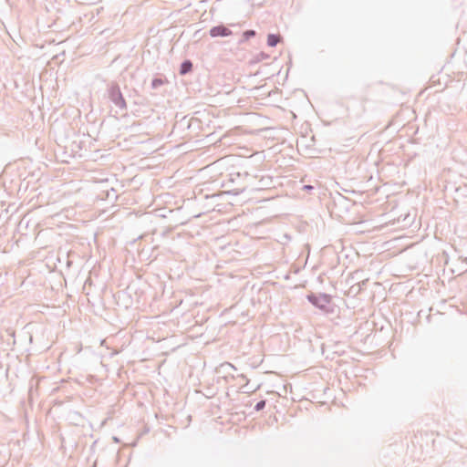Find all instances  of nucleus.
<instances>
[{
  "mask_svg": "<svg viewBox=\"0 0 467 467\" xmlns=\"http://www.w3.org/2000/svg\"><path fill=\"white\" fill-rule=\"evenodd\" d=\"M106 94L108 99L120 110L126 111L128 109L127 101L120 89V86L116 81H109L107 83Z\"/></svg>",
  "mask_w": 467,
  "mask_h": 467,
  "instance_id": "1",
  "label": "nucleus"
},
{
  "mask_svg": "<svg viewBox=\"0 0 467 467\" xmlns=\"http://www.w3.org/2000/svg\"><path fill=\"white\" fill-rule=\"evenodd\" d=\"M306 299L315 307L325 313L334 312L335 305L333 304L332 296L329 294L311 292L306 296Z\"/></svg>",
  "mask_w": 467,
  "mask_h": 467,
  "instance_id": "2",
  "label": "nucleus"
},
{
  "mask_svg": "<svg viewBox=\"0 0 467 467\" xmlns=\"http://www.w3.org/2000/svg\"><path fill=\"white\" fill-rule=\"evenodd\" d=\"M333 204L337 213H347L354 205L349 199L338 192L333 197Z\"/></svg>",
  "mask_w": 467,
  "mask_h": 467,
  "instance_id": "3",
  "label": "nucleus"
},
{
  "mask_svg": "<svg viewBox=\"0 0 467 467\" xmlns=\"http://www.w3.org/2000/svg\"><path fill=\"white\" fill-rule=\"evenodd\" d=\"M209 34L212 37H225L233 35V31L223 24H221L211 27Z\"/></svg>",
  "mask_w": 467,
  "mask_h": 467,
  "instance_id": "4",
  "label": "nucleus"
},
{
  "mask_svg": "<svg viewBox=\"0 0 467 467\" xmlns=\"http://www.w3.org/2000/svg\"><path fill=\"white\" fill-rule=\"evenodd\" d=\"M193 64L190 59H184L179 68V73L182 76H185L192 71Z\"/></svg>",
  "mask_w": 467,
  "mask_h": 467,
  "instance_id": "5",
  "label": "nucleus"
},
{
  "mask_svg": "<svg viewBox=\"0 0 467 467\" xmlns=\"http://www.w3.org/2000/svg\"><path fill=\"white\" fill-rule=\"evenodd\" d=\"M256 36V31L254 29H247L242 33L241 38L238 41L239 45H243L251 38Z\"/></svg>",
  "mask_w": 467,
  "mask_h": 467,
  "instance_id": "6",
  "label": "nucleus"
},
{
  "mask_svg": "<svg viewBox=\"0 0 467 467\" xmlns=\"http://www.w3.org/2000/svg\"><path fill=\"white\" fill-rule=\"evenodd\" d=\"M280 37L281 36L278 34L269 33L267 35V40H266L267 46L271 47H276V45L278 44V42L280 40Z\"/></svg>",
  "mask_w": 467,
  "mask_h": 467,
  "instance_id": "7",
  "label": "nucleus"
},
{
  "mask_svg": "<svg viewBox=\"0 0 467 467\" xmlns=\"http://www.w3.org/2000/svg\"><path fill=\"white\" fill-rule=\"evenodd\" d=\"M270 57V55H268L267 53L265 52H260L258 54H256L253 59L251 60V63L252 64H256V63H259L263 60H265V59H268Z\"/></svg>",
  "mask_w": 467,
  "mask_h": 467,
  "instance_id": "8",
  "label": "nucleus"
},
{
  "mask_svg": "<svg viewBox=\"0 0 467 467\" xmlns=\"http://www.w3.org/2000/svg\"><path fill=\"white\" fill-rule=\"evenodd\" d=\"M165 83V80L161 77H155L152 78L150 86L152 89H157Z\"/></svg>",
  "mask_w": 467,
  "mask_h": 467,
  "instance_id": "9",
  "label": "nucleus"
},
{
  "mask_svg": "<svg viewBox=\"0 0 467 467\" xmlns=\"http://www.w3.org/2000/svg\"><path fill=\"white\" fill-rule=\"evenodd\" d=\"M230 176H231L230 181L232 182H234L237 179L248 178L250 176V174L247 171H244V172L238 171V172L231 173Z\"/></svg>",
  "mask_w": 467,
  "mask_h": 467,
  "instance_id": "10",
  "label": "nucleus"
},
{
  "mask_svg": "<svg viewBox=\"0 0 467 467\" xmlns=\"http://www.w3.org/2000/svg\"><path fill=\"white\" fill-rule=\"evenodd\" d=\"M221 369H223L227 375H231L233 378H234V375L232 373L233 370H236V368H234L230 363H224L221 365Z\"/></svg>",
  "mask_w": 467,
  "mask_h": 467,
  "instance_id": "11",
  "label": "nucleus"
},
{
  "mask_svg": "<svg viewBox=\"0 0 467 467\" xmlns=\"http://www.w3.org/2000/svg\"><path fill=\"white\" fill-rule=\"evenodd\" d=\"M259 182H260V187H259L260 189L265 188H265L270 187V185L272 183V178H270V177L264 178L263 177Z\"/></svg>",
  "mask_w": 467,
  "mask_h": 467,
  "instance_id": "12",
  "label": "nucleus"
},
{
  "mask_svg": "<svg viewBox=\"0 0 467 467\" xmlns=\"http://www.w3.org/2000/svg\"><path fill=\"white\" fill-rule=\"evenodd\" d=\"M367 282L368 280H364L362 282H359L357 284V285L358 286L357 290H355V286L356 285H352L351 288H350V292H355V294H358L360 292V290H362L364 288V286L367 285Z\"/></svg>",
  "mask_w": 467,
  "mask_h": 467,
  "instance_id": "13",
  "label": "nucleus"
},
{
  "mask_svg": "<svg viewBox=\"0 0 467 467\" xmlns=\"http://www.w3.org/2000/svg\"><path fill=\"white\" fill-rule=\"evenodd\" d=\"M265 405H266V400H261L258 402H256V404L254 405V410L255 411H261V410H263L265 408Z\"/></svg>",
  "mask_w": 467,
  "mask_h": 467,
  "instance_id": "14",
  "label": "nucleus"
},
{
  "mask_svg": "<svg viewBox=\"0 0 467 467\" xmlns=\"http://www.w3.org/2000/svg\"><path fill=\"white\" fill-rule=\"evenodd\" d=\"M246 189V185H243L241 187H238V188H235V189H233L232 192H234V193L235 195H238L240 194L241 192H243L244 190Z\"/></svg>",
  "mask_w": 467,
  "mask_h": 467,
  "instance_id": "15",
  "label": "nucleus"
},
{
  "mask_svg": "<svg viewBox=\"0 0 467 467\" xmlns=\"http://www.w3.org/2000/svg\"><path fill=\"white\" fill-rule=\"evenodd\" d=\"M314 189H315L314 186L309 185V184H306V185L303 186V190H305V191H306L308 192H311Z\"/></svg>",
  "mask_w": 467,
  "mask_h": 467,
  "instance_id": "16",
  "label": "nucleus"
},
{
  "mask_svg": "<svg viewBox=\"0 0 467 467\" xmlns=\"http://www.w3.org/2000/svg\"><path fill=\"white\" fill-rule=\"evenodd\" d=\"M113 440H114V441H115V442H119V438H117V437H115V436L113 437Z\"/></svg>",
  "mask_w": 467,
  "mask_h": 467,
  "instance_id": "17",
  "label": "nucleus"
},
{
  "mask_svg": "<svg viewBox=\"0 0 467 467\" xmlns=\"http://www.w3.org/2000/svg\"><path fill=\"white\" fill-rule=\"evenodd\" d=\"M240 377H242L243 379H245V376L244 374H241Z\"/></svg>",
  "mask_w": 467,
  "mask_h": 467,
  "instance_id": "18",
  "label": "nucleus"
},
{
  "mask_svg": "<svg viewBox=\"0 0 467 467\" xmlns=\"http://www.w3.org/2000/svg\"><path fill=\"white\" fill-rule=\"evenodd\" d=\"M97 444V441L93 442L92 447H94Z\"/></svg>",
  "mask_w": 467,
  "mask_h": 467,
  "instance_id": "19",
  "label": "nucleus"
}]
</instances>
